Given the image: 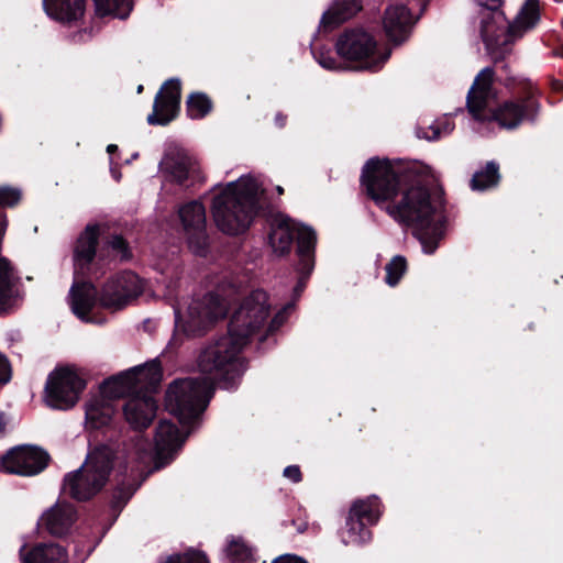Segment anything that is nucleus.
<instances>
[{
  "mask_svg": "<svg viewBox=\"0 0 563 563\" xmlns=\"http://www.w3.org/2000/svg\"><path fill=\"white\" fill-rule=\"evenodd\" d=\"M362 178L371 198L395 221L410 228L426 253H433L443 230L429 189L419 179L399 175L388 161H368Z\"/></svg>",
  "mask_w": 563,
  "mask_h": 563,
  "instance_id": "nucleus-1",
  "label": "nucleus"
},
{
  "mask_svg": "<svg viewBox=\"0 0 563 563\" xmlns=\"http://www.w3.org/2000/svg\"><path fill=\"white\" fill-rule=\"evenodd\" d=\"M268 295L253 290L235 309L228 323V332L202 349L198 356L201 374L213 375L232 389L245 371L244 358L240 356L252 335L266 324L271 314Z\"/></svg>",
  "mask_w": 563,
  "mask_h": 563,
  "instance_id": "nucleus-2",
  "label": "nucleus"
},
{
  "mask_svg": "<svg viewBox=\"0 0 563 563\" xmlns=\"http://www.w3.org/2000/svg\"><path fill=\"white\" fill-rule=\"evenodd\" d=\"M211 212L217 228L228 235L245 233L256 217L267 225V243L282 256V211L271 201L267 190L252 176L227 184L212 199Z\"/></svg>",
  "mask_w": 563,
  "mask_h": 563,
  "instance_id": "nucleus-3",
  "label": "nucleus"
},
{
  "mask_svg": "<svg viewBox=\"0 0 563 563\" xmlns=\"http://www.w3.org/2000/svg\"><path fill=\"white\" fill-rule=\"evenodd\" d=\"M163 371L158 361L111 376L101 384V391L111 399L129 395L123 406L126 422L137 431L147 429L157 411L154 395L158 391Z\"/></svg>",
  "mask_w": 563,
  "mask_h": 563,
  "instance_id": "nucleus-4",
  "label": "nucleus"
},
{
  "mask_svg": "<svg viewBox=\"0 0 563 563\" xmlns=\"http://www.w3.org/2000/svg\"><path fill=\"white\" fill-rule=\"evenodd\" d=\"M143 291L140 277L132 271H123L107 280L100 292L91 280H75L70 291V307L76 317L88 321L97 303L106 309L119 310Z\"/></svg>",
  "mask_w": 563,
  "mask_h": 563,
  "instance_id": "nucleus-5",
  "label": "nucleus"
},
{
  "mask_svg": "<svg viewBox=\"0 0 563 563\" xmlns=\"http://www.w3.org/2000/svg\"><path fill=\"white\" fill-rule=\"evenodd\" d=\"M118 452L117 441L90 443L84 464L64 476L62 493L78 503L91 500L107 485Z\"/></svg>",
  "mask_w": 563,
  "mask_h": 563,
  "instance_id": "nucleus-6",
  "label": "nucleus"
},
{
  "mask_svg": "<svg viewBox=\"0 0 563 563\" xmlns=\"http://www.w3.org/2000/svg\"><path fill=\"white\" fill-rule=\"evenodd\" d=\"M475 1L478 5L487 10L482 19L481 34L495 59H497L499 55L508 52V46L512 42V37H519L525 32L534 27L540 18L539 3L537 0H527L514 22L509 25L504 23L503 14L497 11L503 0Z\"/></svg>",
  "mask_w": 563,
  "mask_h": 563,
  "instance_id": "nucleus-7",
  "label": "nucleus"
},
{
  "mask_svg": "<svg viewBox=\"0 0 563 563\" xmlns=\"http://www.w3.org/2000/svg\"><path fill=\"white\" fill-rule=\"evenodd\" d=\"M213 380L210 377H187L174 380L166 391V406L179 423L192 428L206 410Z\"/></svg>",
  "mask_w": 563,
  "mask_h": 563,
  "instance_id": "nucleus-8",
  "label": "nucleus"
},
{
  "mask_svg": "<svg viewBox=\"0 0 563 563\" xmlns=\"http://www.w3.org/2000/svg\"><path fill=\"white\" fill-rule=\"evenodd\" d=\"M229 312V303L224 297L214 291L195 298L188 306L187 319H184L178 307H174L175 332L181 331L187 336H201ZM183 339L174 333L168 342V349H177Z\"/></svg>",
  "mask_w": 563,
  "mask_h": 563,
  "instance_id": "nucleus-9",
  "label": "nucleus"
},
{
  "mask_svg": "<svg viewBox=\"0 0 563 563\" xmlns=\"http://www.w3.org/2000/svg\"><path fill=\"white\" fill-rule=\"evenodd\" d=\"M296 242L297 262L294 272L290 273L291 278L296 282L294 286V300L291 303L284 305V314L294 308L297 300L310 277L314 267V250L317 244L316 231L306 224L297 222L284 214V238Z\"/></svg>",
  "mask_w": 563,
  "mask_h": 563,
  "instance_id": "nucleus-10",
  "label": "nucleus"
},
{
  "mask_svg": "<svg viewBox=\"0 0 563 563\" xmlns=\"http://www.w3.org/2000/svg\"><path fill=\"white\" fill-rule=\"evenodd\" d=\"M335 51L343 60L356 63L354 68L374 71L389 57V53L378 54L375 38L361 27L342 32L336 38Z\"/></svg>",
  "mask_w": 563,
  "mask_h": 563,
  "instance_id": "nucleus-11",
  "label": "nucleus"
},
{
  "mask_svg": "<svg viewBox=\"0 0 563 563\" xmlns=\"http://www.w3.org/2000/svg\"><path fill=\"white\" fill-rule=\"evenodd\" d=\"M86 386V379L76 369L69 366H57L47 376L44 400L53 409H71L78 402Z\"/></svg>",
  "mask_w": 563,
  "mask_h": 563,
  "instance_id": "nucleus-12",
  "label": "nucleus"
},
{
  "mask_svg": "<svg viewBox=\"0 0 563 563\" xmlns=\"http://www.w3.org/2000/svg\"><path fill=\"white\" fill-rule=\"evenodd\" d=\"M51 461L49 453L41 446L18 445L10 449L0 459V472L20 476H35L42 473Z\"/></svg>",
  "mask_w": 563,
  "mask_h": 563,
  "instance_id": "nucleus-13",
  "label": "nucleus"
},
{
  "mask_svg": "<svg viewBox=\"0 0 563 563\" xmlns=\"http://www.w3.org/2000/svg\"><path fill=\"white\" fill-rule=\"evenodd\" d=\"M178 214L187 233L189 250L197 256L207 257L210 243L203 203L198 200L189 201L179 208Z\"/></svg>",
  "mask_w": 563,
  "mask_h": 563,
  "instance_id": "nucleus-14",
  "label": "nucleus"
},
{
  "mask_svg": "<svg viewBox=\"0 0 563 563\" xmlns=\"http://www.w3.org/2000/svg\"><path fill=\"white\" fill-rule=\"evenodd\" d=\"M539 107L538 101L532 96L508 100L496 109H488L487 118L483 122H495L501 129L512 130L519 126L523 120H534Z\"/></svg>",
  "mask_w": 563,
  "mask_h": 563,
  "instance_id": "nucleus-15",
  "label": "nucleus"
},
{
  "mask_svg": "<svg viewBox=\"0 0 563 563\" xmlns=\"http://www.w3.org/2000/svg\"><path fill=\"white\" fill-rule=\"evenodd\" d=\"M181 81L178 78H169L161 86L155 95L153 111L147 115L150 125H168L180 111Z\"/></svg>",
  "mask_w": 563,
  "mask_h": 563,
  "instance_id": "nucleus-16",
  "label": "nucleus"
},
{
  "mask_svg": "<svg viewBox=\"0 0 563 563\" xmlns=\"http://www.w3.org/2000/svg\"><path fill=\"white\" fill-rule=\"evenodd\" d=\"M494 75L492 67L482 69L467 93V109L477 121L486 120L488 104L497 97L493 88Z\"/></svg>",
  "mask_w": 563,
  "mask_h": 563,
  "instance_id": "nucleus-17",
  "label": "nucleus"
},
{
  "mask_svg": "<svg viewBox=\"0 0 563 563\" xmlns=\"http://www.w3.org/2000/svg\"><path fill=\"white\" fill-rule=\"evenodd\" d=\"M185 440L174 422L159 421L155 433V468L159 470L167 466L175 459Z\"/></svg>",
  "mask_w": 563,
  "mask_h": 563,
  "instance_id": "nucleus-18",
  "label": "nucleus"
},
{
  "mask_svg": "<svg viewBox=\"0 0 563 563\" xmlns=\"http://www.w3.org/2000/svg\"><path fill=\"white\" fill-rule=\"evenodd\" d=\"M100 227L98 224H88L79 234L74 247L75 273L89 271L99 252Z\"/></svg>",
  "mask_w": 563,
  "mask_h": 563,
  "instance_id": "nucleus-19",
  "label": "nucleus"
},
{
  "mask_svg": "<svg viewBox=\"0 0 563 563\" xmlns=\"http://www.w3.org/2000/svg\"><path fill=\"white\" fill-rule=\"evenodd\" d=\"M165 158L168 172L177 185L189 187L200 179L197 162L183 150L169 152Z\"/></svg>",
  "mask_w": 563,
  "mask_h": 563,
  "instance_id": "nucleus-20",
  "label": "nucleus"
},
{
  "mask_svg": "<svg viewBox=\"0 0 563 563\" xmlns=\"http://www.w3.org/2000/svg\"><path fill=\"white\" fill-rule=\"evenodd\" d=\"M412 23V15L404 4L394 3L385 10L384 30L389 40L395 43H400L408 37Z\"/></svg>",
  "mask_w": 563,
  "mask_h": 563,
  "instance_id": "nucleus-21",
  "label": "nucleus"
},
{
  "mask_svg": "<svg viewBox=\"0 0 563 563\" xmlns=\"http://www.w3.org/2000/svg\"><path fill=\"white\" fill-rule=\"evenodd\" d=\"M86 3L87 0H43V9L52 20L70 26L84 18Z\"/></svg>",
  "mask_w": 563,
  "mask_h": 563,
  "instance_id": "nucleus-22",
  "label": "nucleus"
},
{
  "mask_svg": "<svg viewBox=\"0 0 563 563\" xmlns=\"http://www.w3.org/2000/svg\"><path fill=\"white\" fill-rule=\"evenodd\" d=\"M76 520V510L69 504H56L41 517V526L54 537L67 534Z\"/></svg>",
  "mask_w": 563,
  "mask_h": 563,
  "instance_id": "nucleus-23",
  "label": "nucleus"
},
{
  "mask_svg": "<svg viewBox=\"0 0 563 563\" xmlns=\"http://www.w3.org/2000/svg\"><path fill=\"white\" fill-rule=\"evenodd\" d=\"M20 559L22 563H68V553L57 543H36L29 550L22 545Z\"/></svg>",
  "mask_w": 563,
  "mask_h": 563,
  "instance_id": "nucleus-24",
  "label": "nucleus"
},
{
  "mask_svg": "<svg viewBox=\"0 0 563 563\" xmlns=\"http://www.w3.org/2000/svg\"><path fill=\"white\" fill-rule=\"evenodd\" d=\"M362 9V0H334L323 13L320 25L330 31L351 19Z\"/></svg>",
  "mask_w": 563,
  "mask_h": 563,
  "instance_id": "nucleus-25",
  "label": "nucleus"
},
{
  "mask_svg": "<svg viewBox=\"0 0 563 563\" xmlns=\"http://www.w3.org/2000/svg\"><path fill=\"white\" fill-rule=\"evenodd\" d=\"M20 277L16 275L11 262L1 256L0 257V316L8 312V307L11 301L18 296L16 285Z\"/></svg>",
  "mask_w": 563,
  "mask_h": 563,
  "instance_id": "nucleus-26",
  "label": "nucleus"
},
{
  "mask_svg": "<svg viewBox=\"0 0 563 563\" xmlns=\"http://www.w3.org/2000/svg\"><path fill=\"white\" fill-rule=\"evenodd\" d=\"M119 261V263H128L133 260V251L129 241L118 233L110 234L99 250L98 261L101 263Z\"/></svg>",
  "mask_w": 563,
  "mask_h": 563,
  "instance_id": "nucleus-27",
  "label": "nucleus"
},
{
  "mask_svg": "<svg viewBox=\"0 0 563 563\" xmlns=\"http://www.w3.org/2000/svg\"><path fill=\"white\" fill-rule=\"evenodd\" d=\"M113 413V406L103 399H93L86 405V422L93 429L109 426Z\"/></svg>",
  "mask_w": 563,
  "mask_h": 563,
  "instance_id": "nucleus-28",
  "label": "nucleus"
},
{
  "mask_svg": "<svg viewBox=\"0 0 563 563\" xmlns=\"http://www.w3.org/2000/svg\"><path fill=\"white\" fill-rule=\"evenodd\" d=\"M371 539L372 533L366 528L365 522L349 515L345 527L341 531L342 542L345 545H360L368 542Z\"/></svg>",
  "mask_w": 563,
  "mask_h": 563,
  "instance_id": "nucleus-29",
  "label": "nucleus"
},
{
  "mask_svg": "<svg viewBox=\"0 0 563 563\" xmlns=\"http://www.w3.org/2000/svg\"><path fill=\"white\" fill-rule=\"evenodd\" d=\"M96 15L112 16L121 20L129 18L133 9V0H92Z\"/></svg>",
  "mask_w": 563,
  "mask_h": 563,
  "instance_id": "nucleus-30",
  "label": "nucleus"
},
{
  "mask_svg": "<svg viewBox=\"0 0 563 563\" xmlns=\"http://www.w3.org/2000/svg\"><path fill=\"white\" fill-rule=\"evenodd\" d=\"M349 515L366 523L374 525L378 521L380 516L379 500L375 496L366 499H358L353 503L350 508Z\"/></svg>",
  "mask_w": 563,
  "mask_h": 563,
  "instance_id": "nucleus-31",
  "label": "nucleus"
},
{
  "mask_svg": "<svg viewBox=\"0 0 563 563\" xmlns=\"http://www.w3.org/2000/svg\"><path fill=\"white\" fill-rule=\"evenodd\" d=\"M22 190L18 187L0 186V240L4 236L8 228L5 208H15L22 201Z\"/></svg>",
  "mask_w": 563,
  "mask_h": 563,
  "instance_id": "nucleus-32",
  "label": "nucleus"
},
{
  "mask_svg": "<svg viewBox=\"0 0 563 563\" xmlns=\"http://www.w3.org/2000/svg\"><path fill=\"white\" fill-rule=\"evenodd\" d=\"M227 558L232 563H254L253 548L242 537L231 536L225 547Z\"/></svg>",
  "mask_w": 563,
  "mask_h": 563,
  "instance_id": "nucleus-33",
  "label": "nucleus"
},
{
  "mask_svg": "<svg viewBox=\"0 0 563 563\" xmlns=\"http://www.w3.org/2000/svg\"><path fill=\"white\" fill-rule=\"evenodd\" d=\"M212 110L213 102L205 92H191L186 100V112L192 120H201L210 114Z\"/></svg>",
  "mask_w": 563,
  "mask_h": 563,
  "instance_id": "nucleus-34",
  "label": "nucleus"
},
{
  "mask_svg": "<svg viewBox=\"0 0 563 563\" xmlns=\"http://www.w3.org/2000/svg\"><path fill=\"white\" fill-rule=\"evenodd\" d=\"M500 178L499 166L495 162H488L485 168L476 172L471 180L474 190H485L498 184Z\"/></svg>",
  "mask_w": 563,
  "mask_h": 563,
  "instance_id": "nucleus-35",
  "label": "nucleus"
},
{
  "mask_svg": "<svg viewBox=\"0 0 563 563\" xmlns=\"http://www.w3.org/2000/svg\"><path fill=\"white\" fill-rule=\"evenodd\" d=\"M137 488L139 485L134 486L133 484H125L124 482L117 485L110 499V508L112 512L115 514V517H118L119 514L123 510Z\"/></svg>",
  "mask_w": 563,
  "mask_h": 563,
  "instance_id": "nucleus-36",
  "label": "nucleus"
},
{
  "mask_svg": "<svg viewBox=\"0 0 563 563\" xmlns=\"http://www.w3.org/2000/svg\"><path fill=\"white\" fill-rule=\"evenodd\" d=\"M385 283L395 287L407 272V261L401 255L394 256L385 266Z\"/></svg>",
  "mask_w": 563,
  "mask_h": 563,
  "instance_id": "nucleus-37",
  "label": "nucleus"
},
{
  "mask_svg": "<svg viewBox=\"0 0 563 563\" xmlns=\"http://www.w3.org/2000/svg\"><path fill=\"white\" fill-rule=\"evenodd\" d=\"M164 563H210L207 554L196 549L169 555Z\"/></svg>",
  "mask_w": 563,
  "mask_h": 563,
  "instance_id": "nucleus-38",
  "label": "nucleus"
},
{
  "mask_svg": "<svg viewBox=\"0 0 563 563\" xmlns=\"http://www.w3.org/2000/svg\"><path fill=\"white\" fill-rule=\"evenodd\" d=\"M452 130L451 125L446 122L441 125L440 123H434L428 125V130L422 126L417 128L416 135L419 139H424L428 141L437 140L443 133H449Z\"/></svg>",
  "mask_w": 563,
  "mask_h": 563,
  "instance_id": "nucleus-39",
  "label": "nucleus"
},
{
  "mask_svg": "<svg viewBox=\"0 0 563 563\" xmlns=\"http://www.w3.org/2000/svg\"><path fill=\"white\" fill-rule=\"evenodd\" d=\"M313 55L317 62L325 69H341L344 68L343 64L341 62H338L332 55L329 49H313Z\"/></svg>",
  "mask_w": 563,
  "mask_h": 563,
  "instance_id": "nucleus-40",
  "label": "nucleus"
},
{
  "mask_svg": "<svg viewBox=\"0 0 563 563\" xmlns=\"http://www.w3.org/2000/svg\"><path fill=\"white\" fill-rule=\"evenodd\" d=\"M11 379V366L9 360L0 353V384L4 385Z\"/></svg>",
  "mask_w": 563,
  "mask_h": 563,
  "instance_id": "nucleus-41",
  "label": "nucleus"
},
{
  "mask_svg": "<svg viewBox=\"0 0 563 563\" xmlns=\"http://www.w3.org/2000/svg\"><path fill=\"white\" fill-rule=\"evenodd\" d=\"M284 476L294 483H299L302 478L301 471L297 465H290L284 468Z\"/></svg>",
  "mask_w": 563,
  "mask_h": 563,
  "instance_id": "nucleus-42",
  "label": "nucleus"
},
{
  "mask_svg": "<svg viewBox=\"0 0 563 563\" xmlns=\"http://www.w3.org/2000/svg\"><path fill=\"white\" fill-rule=\"evenodd\" d=\"M279 327H282V309L277 310L268 325L267 331L269 333H273L274 331L278 330Z\"/></svg>",
  "mask_w": 563,
  "mask_h": 563,
  "instance_id": "nucleus-43",
  "label": "nucleus"
},
{
  "mask_svg": "<svg viewBox=\"0 0 563 563\" xmlns=\"http://www.w3.org/2000/svg\"><path fill=\"white\" fill-rule=\"evenodd\" d=\"M284 563H308V561L296 554H284Z\"/></svg>",
  "mask_w": 563,
  "mask_h": 563,
  "instance_id": "nucleus-44",
  "label": "nucleus"
},
{
  "mask_svg": "<svg viewBox=\"0 0 563 563\" xmlns=\"http://www.w3.org/2000/svg\"><path fill=\"white\" fill-rule=\"evenodd\" d=\"M8 420L4 412H0V438L5 434Z\"/></svg>",
  "mask_w": 563,
  "mask_h": 563,
  "instance_id": "nucleus-45",
  "label": "nucleus"
},
{
  "mask_svg": "<svg viewBox=\"0 0 563 563\" xmlns=\"http://www.w3.org/2000/svg\"><path fill=\"white\" fill-rule=\"evenodd\" d=\"M292 525L296 526L297 528V531L302 533L306 531L307 527H308V523L306 520H300L299 522H297L296 520L292 521Z\"/></svg>",
  "mask_w": 563,
  "mask_h": 563,
  "instance_id": "nucleus-46",
  "label": "nucleus"
},
{
  "mask_svg": "<svg viewBox=\"0 0 563 563\" xmlns=\"http://www.w3.org/2000/svg\"><path fill=\"white\" fill-rule=\"evenodd\" d=\"M118 151H119V147H118V145H115V144H109V145L107 146V152H108L109 154H113V153H115V152H118Z\"/></svg>",
  "mask_w": 563,
  "mask_h": 563,
  "instance_id": "nucleus-47",
  "label": "nucleus"
},
{
  "mask_svg": "<svg viewBox=\"0 0 563 563\" xmlns=\"http://www.w3.org/2000/svg\"><path fill=\"white\" fill-rule=\"evenodd\" d=\"M272 563H282V555L276 556Z\"/></svg>",
  "mask_w": 563,
  "mask_h": 563,
  "instance_id": "nucleus-48",
  "label": "nucleus"
},
{
  "mask_svg": "<svg viewBox=\"0 0 563 563\" xmlns=\"http://www.w3.org/2000/svg\"><path fill=\"white\" fill-rule=\"evenodd\" d=\"M280 119H282V113L280 112L276 113L275 120L278 122Z\"/></svg>",
  "mask_w": 563,
  "mask_h": 563,
  "instance_id": "nucleus-49",
  "label": "nucleus"
},
{
  "mask_svg": "<svg viewBox=\"0 0 563 563\" xmlns=\"http://www.w3.org/2000/svg\"><path fill=\"white\" fill-rule=\"evenodd\" d=\"M142 91H143V86H142V85H140V86L137 87V92H142Z\"/></svg>",
  "mask_w": 563,
  "mask_h": 563,
  "instance_id": "nucleus-50",
  "label": "nucleus"
},
{
  "mask_svg": "<svg viewBox=\"0 0 563 563\" xmlns=\"http://www.w3.org/2000/svg\"><path fill=\"white\" fill-rule=\"evenodd\" d=\"M276 189H277L278 194L282 195V186H277Z\"/></svg>",
  "mask_w": 563,
  "mask_h": 563,
  "instance_id": "nucleus-51",
  "label": "nucleus"
}]
</instances>
